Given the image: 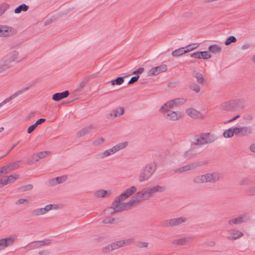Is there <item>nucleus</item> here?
Returning <instances> with one entry per match:
<instances>
[{
  "label": "nucleus",
  "instance_id": "nucleus-63",
  "mask_svg": "<svg viewBox=\"0 0 255 255\" xmlns=\"http://www.w3.org/2000/svg\"><path fill=\"white\" fill-rule=\"evenodd\" d=\"M248 194L250 195H255V186L251 187L249 189Z\"/></svg>",
  "mask_w": 255,
  "mask_h": 255
},
{
  "label": "nucleus",
  "instance_id": "nucleus-60",
  "mask_svg": "<svg viewBox=\"0 0 255 255\" xmlns=\"http://www.w3.org/2000/svg\"><path fill=\"white\" fill-rule=\"evenodd\" d=\"M36 128H37V126H36V125L35 124L30 126L27 129V133H31L35 130V129Z\"/></svg>",
  "mask_w": 255,
  "mask_h": 255
},
{
  "label": "nucleus",
  "instance_id": "nucleus-21",
  "mask_svg": "<svg viewBox=\"0 0 255 255\" xmlns=\"http://www.w3.org/2000/svg\"><path fill=\"white\" fill-rule=\"evenodd\" d=\"M185 102V100L183 98H177L174 100H170L165 103V106L168 107L169 108H173L178 107L181 104Z\"/></svg>",
  "mask_w": 255,
  "mask_h": 255
},
{
  "label": "nucleus",
  "instance_id": "nucleus-23",
  "mask_svg": "<svg viewBox=\"0 0 255 255\" xmlns=\"http://www.w3.org/2000/svg\"><path fill=\"white\" fill-rule=\"evenodd\" d=\"M69 95L68 91H65L61 93H57L52 96V100L54 101H59L67 98Z\"/></svg>",
  "mask_w": 255,
  "mask_h": 255
},
{
  "label": "nucleus",
  "instance_id": "nucleus-11",
  "mask_svg": "<svg viewBox=\"0 0 255 255\" xmlns=\"http://www.w3.org/2000/svg\"><path fill=\"white\" fill-rule=\"evenodd\" d=\"M16 33L15 28L7 25H0V36H11Z\"/></svg>",
  "mask_w": 255,
  "mask_h": 255
},
{
  "label": "nucleus",
  "instance_id": "nucleus-29",
  "mask_svg": "<svg viewBox=\"0 0 255 255\" xmlns=\"http://www.w3.org/2000/svg\"><path fill=\"white\" fill-rule=\"evenodd\" d=\"M234 134H235V128H230L224 131L223 136L225 138H230L234 135Z\"/></svg>",
  "mask_w": 255,
  "mask_h": 255
},
{
  "label": "nucleus",
  "instance_id": "nucleus-3",
  "mask_svg": "<svg viewBox=\"0 0 255 255\" xmlns=\"http://www.w3.org/2000/svg\"><path fill=\"white\" fill-rule=\"evenodd\" d=\"M134 242L133 238H128L125 240H121L114 242L106 247L103 248V253L108 254L114 250H117L126 246H128Z\"/></svg>",
  "mask_w": 255,
  "mask_h": 255
},
{
  "label": "nucleus",
  "instance_id": "nucleus-53",
  "mask_svg": "<svg viewBox=\"0 0 255 255\" xmlns=\"http://www.w3.org/2000/svg\"><path fill=\"white\" fill-rule=\"evenodd\" d=\"M105 139L103 137H100L93 141V144L94 145H97L103 143Z\"/></svg>",
  "mask_w": 255,
  "mask_h": 255
},
{
  "label": "nucleus",
  "instance_id": "nucleus-40",
  "mask_svg": "<svg viewBox=\"0 0 255 255\" xmlns=\"http://www.w3.org/2000/svg\"><path fill=\"white\" fill-rule=\"evenodd\" d=\"M236 41H237V38L235 36H230L226 39V40L225 42V45L227 46V45H230L232 43L236 42Z\"/></svg>",
  "mask_w": 255,
  "mask_h": 255
},
{
  "label": "nucleus",
  "instance_id": "nucleus-31",
  "mask_svg": "<svg viewBox=\"0 0 255 255\" xmlns=\"http://www.w3.org/2000/svg\"><path fill=\"white\" fill-rule=\"evenodd\" d=\"M28 6L24 3L18 5L14 9L15 13H20L21 11H26L28 9Z\"/></svg>",
  "mask_w": 255,
  "mask_h": 255
},
{
  "label": "nucleus",
  "instance_id": "nucleus-64",
  "mask_svg": "<svg viewBox=\"0 0 255 255\" xmlns=\"http://www.w3.org/2000/svg\"><path fill=\"white\" fill-rule=\"evenodd\" d=\"M144 68L140 67L138 68L137 70L133 72L132 74H141L144 71Z\"/></svg>",
  "mask_w": 255,
  "mask_h": 255
},
{
  "label": "nucleus",
  "instance_id": "nucleus-50",
  "mask_svg": "<svg viewBox=\"0 0 255 255\" xmlns=\"http://www.w3.org/2000/svg\"><path fill=\"white\" fill-rule=\"evenodd\" d=\"M49 153H50L49 151H45L40 152L38 153L37 154V155L39 159H41V158L46 157L49 154Z\"/></svg>",
  "mask_w": 255,
  "mask_h": 255
},
{
  "label": "nucleus",
  "instance_id": "nucleus-46",
  "mask_svg": "<svg viewBox=\"0 0 255 255\" xmlns=\"http://www.w3.org/2000/svg\"><path fill=\"white\" fill-rule=\"evenodd\" d=\"M55 178L56 184H61L67 180V176H62L60 177H57Z\"/></svg>",
  "mask_w": 255,
  "mask_h": 255
},
{
  "label": "nucleus",
  "instance_id": "nucleus-27",
  "mask_svg": "<svg viewBox=\"0 0 255 255\" xmlns=\"http://www.w3.org/2000/svg\"><path fill=\"white\" fill-rule=\"evenodd\" d=\"M192 75L196 78L197 82L199 84H203L204 83V78L201 73L194 70L192 72Z\"/></svg>",
  "mask_w": 255,
  "mask_h": 255
},
{
  "label": "nucleus",
  "instance_id": "nucleus-48",
  "mask_svg": "<svg viewBox=\"0 0 255 255\" xmlns=\"http://www.w3.org/2000/svg\"><path fill=\"white\" fill-rule=\"evenodd\" d=\"M107 193V191L104 190H101L97 191L95 195L98 197H104L106 196V194Z\"/></svg>",
  "mask_w": 255,
  "mask_h": 255
},
{
  "label": "nucleus",
  "instance_id": "nucleus-2",
  "mask_svg": "<svg viewBox=\"0 0 255 255\" xmlns=\"http://www.w3.org/2000/svg\"><path fill=\"white\" fill-rule=\"evenodd\" d=\"M222 178L223 175L222 173L214 172L197 176L193 179V182L195 184L207 182L214 183L220 180Z\"/></svg>",
  "mask_w": 255,
  "mask_h": 255
},
{
  "label": "nucleus",
  "instance_id": "nucleus-57",
  "mask_svg": "<svg viewBox=\"0 0 255 255\" xmlns=\"http://www.w3.org/2000/svg\"><path fill=\"white\" fill-rule=\"evenodd\" d=\"M25 203H28V202L26 199L21 198V199H19L18 200H17L15 202V204L16 205H20V204H24Z\"/></svg>",
  "mask_w": 255,
  "mask_h": 255
},
{
  "label": "nucleus",
  "instance_id": "nucleus-8",
  "mask_svg": "<svg viewBox=\"0 0 255 255\" xmlns=\"http://www.w3.org/2000/svg\"><path fill=\"white\" fill-rule=\"evenodd\" d=\"M241 103V100L230 101L224 103L222 107V109L227 111H235L237 110L238 106Z\"/></svg>",
  "mask_w": 255,
  "mask_h": 255
},
{
  "label": "nucleus",
  "instance_id": "nucleus-41",
  "mask_svg": "<svg viewBox=\"0 0 255 255\" xmlns=\"http://www.w3.org/2000/svg\"><path fill=\"white\" fill-rule=\"evenodd\" d=\"M128 142L127 141H125V142L119 143V144L115 145V146L117 148L118 151H119L120 150H122V149L125 148V147H126L128 146Z\"/></svg>",
  "mask_w": 255,
  "mask_h": 255
},
{
  "label": "nucleus",
  "instance_id": "nucleus-38",
  "mask_svg": "<svg viewBox=\"0 0 255 255\" xmlns=\"http://www.w3.org/2000/svg\"><path fill=\"white\" fill-rule=\"evenodd\" d=\"M38 157L36 154L32 155L27 160V164H32L36 163L39 160Z\"/></svg>",
  "mask_w": 255,
  "mask_h": 255
},
{
  "label": "nucleus",
  "instance_id": "nucleus-1",
  "mask_svg": "<svg viewBox=\"0 0 255 255\" xmlns=\"http://www.w3.org/2000/svg\"><path fill=\"white\" fill-rule=\"evenodd\" d=\"M166 190V187L164 186L157 185L153 187H148L137 192L135 194V198L138 204L148 199L156 192L162 193Z\"/></svg>",
  "mask_w": 255,
  "mask_h": 255
},
{
  "label": "nucleus",
  "instance_id": "nucleus-22",
  "mask_svg": "<svg viewBox=\"0 0 255 255\" xmlns=\"http://www.w3.org/2000/svg\"><path fill=\"white\" fill-rule=\"evenodd\" d=\"M202 135L205 139V141L206 144H210L214 142L217 138L214 134L210 132L202 133Z\"/></svg>",
  "mask_w": 255,
  "mask_h": 255
},
{
  "label": "nucleus",
  "instance_id": "nucleus-28",
  "mask_svg": "<svg viewBox=\"0 0 255 255\" xmlns=\"http://www.w3.org/2000/svg\"><path fill=\"white\" fill-rule=\"evenodd\" d=\"M125 110L123 107H119L116 109H114L112 113L110 114L111 116H114V117L120 116L124 114Z\"/></svg>",
  "mask_w": 255,
  "mask_h": 255
},
{
  "label": "nucleus",
  "instance_id": "nucleus-32",
  "mask_svg": "<svg viewBox=\"0 0 255 255\" xmlns=\"http://www.w3.org/2000/svg\"><path fill=\"white\" fill-rule=\"evenodd\" d=\"M209 50L214 54L219 53L221 51V48L217 45H211L208 47Z\"/></svg>",
  "mask_w": 255,
  "mask_h": 255
},
{
  "label": "nucleus",
  "instance_id": "nucleus-17",
  "mask_svg": "<svg viewBox=\"0 0 255 255\" xmlns=\"http://www.w3.org/2000/svg\"><path fill=\"white\" fill-rule=\"evenodd\" d=\"M200 164L198 162H193L175 170V173H182L196 169Z\"/></svg>",
  "mask_w": 255,
  "mask_h": 255
},
{
  "label": "nucleus",
  "instance_id": "nucleus-12",
  "mask_svg": "<svg viewBox=\"0 0 255 255\" xmlns=\"http://www.w3.org/2000/svg\"><path fill=\"white\" fill-rule=\"evenodd\" d=\"M52 241L51 239H44L41 241H33L28 244L25 247L27 248L28 250H31L34 249L38 248L39 247L49 244Z\"/></svg>",
  "mask_w": 255,
  "mask_h": 255
},
{
  "label": "nucleus",
  "instance_id": "nucleus-39",
  "mask_svg": "<svg viewBox=\"0 0 255 255\" xmlns=\"http://www.w3.org/2000/svg\"><path fill=\"white\" fill-rule=\"evenodd\" d=\"M160 225L163 228H168V227H172L171 220H165L161 222Z\"/></svg>",
  "mask_w": 255,
  "mask_h": 255
},
{
  "label": "nucleus",
  "instance_id": "nucleus-49",
  "mask_svg": "<svg viewBox=\"0 0 255 255\" xmlns=\"http://www.w3.org/2000/svg\"><path fill=\"white\" fill-rule=\"evenodd\" d=\"M211 57V55L208 51H201V59H208Z\"/></svg>",
  "mask_w": 255,
  "mask_h": 255
},
{
  "label": "nucleus",
  "instance_id": "nucleus-13",
  "mask_svg": "<svg viewBox=\"0 0 255 255\" xmlns=\"http://www.w3.org/2000/svg\"><path fill=\"white\" fill-rule=\"evenodd\" d=\"M16 240L15 237L10 236L6 238L0 239V251L5 248L12 246Z\"/></svg>",
  "mask_w": 255,
  "mask_h": 255
},
{
  "label": "nucleus",
  "instance_id": "nucleus-18",
  "mask_svg": "<svg viewBox=\"0 0 255 255\" xmlns=\"http://www.w3.org/2000/svg\"><path fill=\"white\" fill-rule=\"evenodd\" d=\"M28 89L29 87H26L25 88H23L21 90L17 91L16 92L11 95L10 97L5 99L3 101L0 103V108L7 103L10 102V101L14 99L19 95L22 94L23 92L28 90Z\"/></svg>",
  "mask_w": 255,
  "mask_h": 255
},
{
  "label": "nucleus",
  "instance_id": "nucleus-5",
  "mask_svg": "<svg viewBox=\"0 0 255 255\" xmlns=\"http://www.w3.org/2000/svg\"><path fill=\"white\" fill-rule=\"evenodd\" d=\"M171 109H173V108L165 106V104H164L160 108L159 112L162 114L165 119L170 121H177L182 117L181 113L172 111Z\"/></svg>",
  "mask_w": 255,
  "mask_h": 255
},
{
  "label": "nucleus",
  "instance_id": "nucleus-30",
  "mask_svg": "<svg viewBox=\"0 0 255 255\" xmlns=\"http://www.w3.org/2000/svg\"><path fill=\"white\" fill-rule=\"evenodd\" d=\"M185 49V47H181L176 49L172 52V55L174 57H178L187 53Z\"/></svg>",
  "mask_w": 255,
  "mask_h": 255
},
{
  "label": "nucleus",
  "instance_id": "nucleus-45",
  "mask_svg": "<svg viewBox=\"0 0 255 255\" xmlns=\"http://www.w3.org/2000/svg\"><path fill=\"white\" fill-rule=\"evenodd\" d=\"M190 89L194 91L195 93H198L200 91V86L195 83H193L190 85Z\"/></svg>",
  "mask_w": 255,
  "mask_h": 255
},
{
  "label": "nucleus",
  "instance_id": "nucleus-6",
  "mask_svg": "<svg viewBox=\"0 0 255 255\" xmlns=\"http://www.w3.org/2000/svg\"><path fill=\"white\" fill-rule=\"evenodd\" d=\"M155 168L152 164H148L146 165L141 170L139 175V181L142 182L147 180L149 178L151 177L152 174L155 172Z\"/></svg>",
  "mask_w": 255,
  "mask_h": 255
},
{
  "label": "nucleus",
  "instance_id": "nucleus-43",
  "mask_svg": "<svg viewBox=\"0 0 255 255\" xmlns=\"http://www.w3.org/2000/svg\"><path fill=\"white\" fill-rule=\"evenodd\" d=\"M5 178H7L8 182L10 184L14 182L16 180H17L18 178V175L17 174L11 175L10 176H5Z\"/></svg>",
  "mask_w": 255,
  "mask_h": 255
},
{
  "label": "nucleus",
  "instance_id": "nucleus-10",
  "mask_svg": "<svg viewBox=\"0 0 255 255\" xmlns=\"http://www.w3.org/2000/svg\"><path fill=\"white\" fill-rule=\"evenodd\" d=\"M250 220V217L247 214H243L235 218H232L228 221V225L233 226L234 225H239L243 223L246 222Z\"/></svg>",
  "mask_w": 255,
  "mask_h": 255
},
{
  "label": "nucleus",
  "instance_id": "nucleus-61",
  "mask_svg": "<svg viewBox=\"0 0 255 255\" xmlns=\"http://www.w3.org/2000/svg\"><path fill=\"white\" fill-rule=\"evenodd\" d=\"M249 180L247 178H243L239 181V184L240 185H244L248 184Z\"/></svg>",
  "mask_w": 255,
  "mask_h": 255
},
{
  "label": "nucleus",
  "instance_id": "nucleus-47",
  "mask_svg": "<svg viewBox=\"0 0 255 255\" xmlns=\"http://www.w3.org/2000/svg\"><path fill=\"white\" fill-rule=\"evenodd\" d=\"M9 7V5L7 3H2L0 5V16H1L5 11Z\"/></svg>",
  "mask_w": 255,
  "mask_h": 255
},
{
  "label": "nucleus",
  "instance_id": "nucleus-19",
  "mask_svg": "<svg viewBox=\"0 0 255 255\" xmlns=\"http://www.w3.org/2000/svg\"><path fill=\"white\" fill-rule=\"evenodd\" d=\"M206 144L205 139L202 135V133L194 137L191 142V146H199Z\"/></svg>",
  "mask_w": 255,
  "mask_h": 255
},
{
  "label": "nucleus",
  "instance_id": "nucleus-25",
  "mask_svg": "<svg viewBox=\"0 0 255 255\" xmlns=\"http://www.w3.org/2000/svg\"><path fill=\"white\" fill-rule=\"evenodd\" d=\"M186 113L190 117L194 119L200 118L201 116V113L193 108H189L186 110Z\"/></svg>",
  "mask_w": 255,
  "mask_h": 255
},
{
  "label": "nucleus",
  "instance_id": "nucleus-16",
  "mask_svg": "<svg viewBox=\"0 0 255 255\" xmlns=\"http://www.w3.org/2000/svg\"><path fill=\"white\" fill-rule=\"evenodd\" d=\"M193 240L192 237L188 236L173 240L172 243L175 245L183 246L191 243Z\"/></svg>",
  "mask_w": 255,
  "mask_h": 255
},
{
  "label": "nucleus",
  "instance_id": "nucleus-36",
  "mask_svg": "<svg viewBox=\"0 0 255 255\" xmlns=\"http://www.w3.org/2000/svg\"><path fill=\"white\" fill-rule=\"evenodd\" d=\"M44 213L42 210V208H37L32 210L31 212V215L32 216H38L42 215H44Z\"/></svg>",
  "mask_w": 255,
  "mask_h": 255
},
{
  "label": "nucleus",
  "instance_id": "nucleus-54",
  "mask_svg": "<svg viewBox=\"0 0 255 255\" xmlns=\"http://www.w3.org/2000/svg\"><path fill=\"white\" fill-rule=\"evenodd\" d=\"M115 221L114 218L109 217L104 219L102 221V223L104 224H113Z\"/></svg>",
  "mask_w": 255,
  "mask_h": 255
},
{
  "label": "nucleus",
  "instance_id": "nucleus-26",
  "mask_svg": "<svg viewBox=\"0 0 255 255\" xmlns=\"http://www.w3.org/2000/svg\"><path fill=\"white\" fill-rule=\"evenodd\" d=\"M93 129V127L92 126L86 127L84 128H82L77 133V136L78 137H82L90 133H91Z\"/></svg>",
  "mask_w": 255,
  "mask_h": 255
},
{
  "label": "nucleus",
  "instance_id": "nucleus-51",
  "mask_svg": "<svg viewBox=\"0 0 255 255\" xmlns=\"http://www.w3.org/2000/svg\"><path fill=\"white\" fill-rule=\"evenodd\" d=\"M149 244L147 242L140 241L137 243L136 246L139 248H147Z\"/></svg>",
  "mask_w": 255,
  "mask_h": 255
},
{
  "label": "nucleus",
  "instance_id": "nucleus-56",
  "mask_svg": "<svg viewBox=\"0 0 255 255\" xmlns=\"http://www.w3.org/2000/svg\"><path fill=\"white\" fill-rule=\"evenodd\" d=\"M52 204H49L45 206L44 208H42L44 214H45L47 212L49 211L52 209Z\"/></svg>",
  "mask_w": 255,
  "mask_h": 255
},
{
  "label": "nucleus",
  "instance_id": "nucleus-15",
  "mask_svg": "<svg viewBox=\"0 0 255 255\" xmlns=\"http://www.w3.org/2000/svg\"><path fill=\"white\" fill-rule=\"evenodd\" d=\"M235 130L236 135L246 136L252 133V128L248 127H236Z\"/></svg>",
  "mask_w": 255,
  "mask_h": 255
},
{
  "label": "nucleus",
  "instance_id": "nucleus-34",
  "mask_svg": "<svg viewBox=\"0 0 255 255\" xmlns=\"http://www.w3.org/2000/svg\"><path fill=\"white\" fill-rule=\"evenodd\" d=\"M195 154L196 153L194 152L193 149L191 148L184 153V156L185 158L189 159L193 157Z\"/></svg>",
  "mask_w": 255,
  "mask_h": 255
},
{
  "label": "nucleus",
  "instance_id": "nucleus-9",
  "mask_svg": "<svg viewBox=\"0 0 255 255\" xmlns=\"http://www.w3.org/2000/svg\"><path fill=\"white\" fill-rule=\"evenodd\" d=\"M18 52L16 51H13L5 56L3 60V63L0 65H7L8 69L10 67V63L18 59Z\"/></svg>",
  "mask_w": 255,
  "mask_h": 255
},
{
  "label": "nucleus",
  "instance_id": "nucleus-35",
  "mask_svg": "<svg viewBox=\"0 0 255 255\" xmlns=\"http://www.w3.org/2000/svg\"><path fill=\"white\" fill-rule=\"evenodd\" d=\"M124 82V78L123 77H119L115 80H112L110 81L113 86L115 85H121Z\"/></svg>",
  "mask_w": 255,
  "mask_h": 255
},
{
  "label": "nucleus",
  "instance_id": "nucleus-33",
  "mask_svg": "<svg viewBox=\"0 0 255 255\" xmlns=\"http://www.w3.org/2000/svg\"><path fill=\"white\" fill-rule=\"evenodd\" d=\"M21 162H22V161L20 160H17V161H15V162L10 163L9 164H8L10 169V170L12 171L13 170L18 169L20 167Z\"/></svg>",
  "mask_w": 255,
  "mask_h": 255
},
{
  "label": "nucleus",
  "instance_id": "nucleus-42",
  "mask_svg": "<svg viewBox=\"0 0 255 255\" xmlns=\"http://www.w3.org/2000/svg\"><path fill=\"white\" fill-rule=\"evenodd\" d=\"M0 169H1L2 175L7 174L11 171L8 164L0 167Z\"/></svg>",
  "mask_w": 255,
  "mask_h": 255
},
{
  "label": "nucleus",
  "instance_id": "nucleus-37",
  "mask_svg": "<svg viewBox=\"0 0 255 255\" xmlns=\"http://www.w3.org/2000/svg\"><path fill=\"white\" fill-rule=\"evenodd\" d=\"M199 46V44L198 43H193L191 44H189L186 46L185 48L186 49V53H188L195 49L197 48Z\"/></svg>",
  "mask_w": 255,
  "mask_h": 255
},
{
  "label": "nucleus",
  "instance_id": "nucleus-62",
  "mask_svg": "<svg viewBox=\"0 0 255 255\" xmlns=\"http://www.w3.org/2000/svg\"><path fill=\"white\" fill-rule=\"evenodd\" d=\"M48 185L49 186H55L56 185V182L55 180V178H52L48 180Z\"/></svg>",
  "mask_w": 255,
  "mask_h": 255
},
{
  "label": "nucleus",
  "instance_id": "nucleus-44",
  "mask_svg": "<svg viewBox=\"0 0 255 255\" xmlns=\"http://www.w3.org/2000/svg\"><path fill=\"white\" fill-rule=\"evenodd\" d=\"M33 188V185L32 184H28L23 185L19 188V190L22 192L30 190Z\"/></svg>",
  "mask_w": 255,
  "mask_h": 255
},
{
  "label": "nucleus",
  "instance_id": "nucleus-7",
  "mask_svg": "<svg viewBox=\"0 0 255 255\" xmlns=\"http://www.w3.org/2000/svg\"><path fill=\"white\" fill-rule=\"evenodd\" d=\"M137 188L135 186H132L126 189L123 193L120 196L117 197L115 199V204L116 203L121 202L122 201L126 200L134 193L136 192Z\"/></svg>",
  "mask_w": 255,
  "mask_h": 255
},
{
  "label": "nucleus",
  "instance_id": "nucleus-58",
  "mask_svg": "<svg viewBox=\"0 0 255 255\" xmlns=\"http://www.w3.org/2000/svg\"><path fill=\"white\" fill-rule=\"evenodd\" d=\"M139 78V76L137 75L136 76H133L131 78L130 80L128 82V84H131L135 82H136L138 78Z\"/></svg>",
  "mask_w": 255,
  "mask_h": 255
},
{
  "label": "nucleus",
  "instance_id": "nucleus-55",
  "mask_svg": "<svg viewBox=\"0 0 255 255\" xmlns=\"http://www.w3.org/2000/svg\"><path fill=\"white\" fill-rule=\"evenodd\" d=\"M112 154L111 153V151L110 149H108L105 150L104 152H103L101 155H100V158H104L105 157H106L108 156L111 155Z\"/></svg>",
  "mask_w": 255,
  "mask_h": 255
},
{
  "label": "nucleus",
  "instance_id": "nucleus-20",
  "mask_svg": "<svg viewBox=\"0 0 255 255\" xmlns=\"http://www.w3.org/2000/svg\"><path fill=\"white\" fill-rule=\"evenodd\" d=\"M243 236V234L238 230L231 229L228 231L227 238L229 240H237Z\"/></svg>",
  "mask_w": 255,
  "mask_h": 255
},
{
  "label": "nucleus",
  "instance_id": "nucleus-4",
  "mask_svg": "<svg viewBox=\"0 0 255 255\" xmlns=\"http://www.w3.org/2000/svg\"><path fill=\"white\" fill-rule=\"evenodd\" d=\"M139 204L137 200L135 198V196L132 197L131 199L127 202L123 203H116L115 204V200L113 202L114 207H111L113 209V211L111 213L113 214L115 212H120L124 210H127L131 208L132 207L136 206Z\"/></svg>",
  "mask_w": 255,
  "mask_h": 255
},
{
  "label": "nucleus",
  "instance_id": "nucleus-52",
  "mask_svg": "<svg viewBox=\"0 0 255 255\" xmlns=\"http://www.w3.org/2000/svg\"><path fill=\"white\" fill-rule=\"evenodd\" d=\"M190 57L196 59H201V51H198L192 53Z\"/></svg>",
  "mask_w": 255,
  "mask_h": 255
},
{
  "label": "nucleus",
  "instance_id": "nucleus-14",
  "mask_svg": "<svg viewBox=\"0 0 255 255\" xmlns=\"http://www.w3.org/2000/svg\"><path fill=\"white\" fill-rule=\"evenodd\" d=\"M167 70V65L165 64H162L160 66L154 67L151 69L148 72L147 75L148 76H153L159 74V73L166 71Z\"/></svg>",
  "mask_w": 255,
  "mask_h": 255
},
{
  "label": "nucleus",
  "instance_id": "nucleus-24",
  "mask_svg": "<svg viewBox=\"0 0 255 255\" xmlns=\"http://www.w3.org/2000/svg\"><path fill=\"white\" fill-rule=\"evenodd\" d=\"M172 227L178 226L182 224L185 223L187 219L186 217H179L176 218L171 219Z\"/></svg>",
  "mask_w": 255,
  "mask_h": 255
},
{
  "label": "nucleus",
  "instance_id": "nucleus-59",
  "mask_svg": "<svg viewBox=\"0 0 255 255\" xmlns=\"http://www.w3.org/2000/svg\"><path fill=\"white\" fill-rule=\"evenodd\" d=\"M8 69V66L7 65H0V74Z\"/></svg>",
  "mask_w": 255,
  "mask_h": 255
}]
</instances>
